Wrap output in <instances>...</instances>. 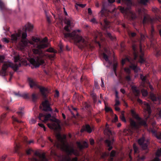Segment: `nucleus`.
Segmentation results:
<instances>
[{
    "label": "nucleus",
    "mask_w": 161,
    "mask_h": 161,
    "mask_svg": "<svg viewBox=\"0 0 161 161\" xmlns=\"http://www.w3.org/2000/svg\"><path fill=\"white\" fill-rule=\"evenodd\" d=\"M138 142L143 149L147 150V149L148 141V140H145L144 137L143 136L139 139L138 140Z\"/></svg>",
    "instance_id": "obj_11"
},
{
    "label": "nucleus",
    "mask_w": 161,
    "mask_h": 161,
    "mask_svg": "<svg viewBox=\"0 0 161 161\" xmlns=\"http://www.w3.org/2000/svg\"><path fill=\"white\" fill-rule=\"evenodd\" d=\"M131 113L132 117L137 120L138 122L137 123H136L132 119L130 120V125L133 129H136L138 128L141 125H143L145 127L147 126L146 121L141 119L133 110H131Z\"/></svg>",
    "instance_id": "obj_7"
},
{
    "label": "nucleus",
    "mask_w": 161,
    "mask_h": 161,
    "mask_svg": "<svg viewBox=\"0 0 161 161\" xmlns=\"http://www.w3.org/2000/svg\"><path fill=\"white\" fill-rule=\"evenodd\" d=\"M86 4H80V3H76L75 5V7L76 8H77L78 6L80 7L81 8H84L85 7V6H86Z\"/></svg>",
    "instance_id": "obj_36"
},
{
    "label": "nucleus",
    "mask_w": 161,
    "mask_h": 161,
    "mask_svg": "<svg viewBox=\"0 0 161 161\" xmlns=\"http://www.w3.org/2000/svg\"><path fill=\"white\" fill-rule=\"evenodd\" d=\"M91 95L92 96L95 102L97 101V96L96 94L94 93L91 94Z\"/></svg>",
    "instance_id": "obj_39"
},
{
    "label": "nucleus",
    "mask_w": 161,
    "mask_h": 161,
    "mask_svg": "<svg viewBox=\"0 0 161 161\" xmlns=\"http://www.w3.org/2000/svg\"><path fill=\"white\" fill-rule=\"evenodd\" d=\"M128 34L129 36L131 37H133L136 36V33L134 32H128Z\"/></svg>",
    "instance_id": "obj_41"
},
{
    "label": "nucleus",
    "mask_w": 161,
    "mask_h": 161,
    "mask_svg": "<svg viewBox=\"0 0 161 161\" xmlns=\"http://www.w3.org/2000/svg\"><path fill=\"white\" fill-rule=\"evenodd\" d=\"M150 97L153 102H155L159 100V98L156 97L154 94L152 93H151L150 94Z\"/></svg>",
    "instance_id": "obj_24"
},
{
    "label": "nucleus",
    "mask_w": 161,
    "mask_h": 161,
    "mask_svg": "<svg viewBox=\"0 0 161 161\" xmlns=\"http://www.w3.org/2000/svg\"><path fill=\"white\" fill-rule=\"evenodd\" d=\"M90 144L92 145H93L94 143V140L93 139H90Z\"/></svg>",
    "instance_id": "obj_63"
},
{
    "label": "nucleus",
    "mask_w": 161,
    "mask_h": 161,
    "mask_svg": "<svg viewBox=\"0 0 161 161\" xmlns=\"http://www.w3.org/2000/svg\"><path fill=\"white\" fill-rule=\"evenodd\" d=\"M12 119L14 121H16L19 123L21 122V121H20L19 120L17 119L14 116H12Z\"/></svg>",
    "instance_id": "obj_46"
},
{
    "label": "nucleus",
    "mask_w": 161,
    "mask_h": 161,
    "mask_svg": "<svg viewBox=\"0 0 161 161\" xmlns=\"http://www.w3.org/2000/svg\"><path fill=\"white\" fill-rule=\"evenodd\" d=\"M36 122V118H32L29 121V123L31 124H34Z\"/></svg>",
    "instance_id": "obj_38"
},
{
    "label": "nucleus",
    "mask_w": 161,
    "mask_h": 161,
    "mask_svg": "<svg viewBox=\"0 0 161 161\" xmlns=\"http://www.w3.org/2000/svg\"><path fill=\"white\" fill-rule=\"evenodd\" d=\"M29 161H47L44 153L39 151H36L33 157L29 159Z\"/></svg>",
    "instance_id": "obj_9"
},
{
    "label": "nucleus",
    "mask_w": 161,
    "mask_h": 161,
    "mask_svg": "<svg viewBox=\"0 0 161 161\" xmlns=\"http://www.w3.org/2000/svg\"><path fill=\"white\" fill-rule=\"evenodd\" d=\"M104 102L105 105V111L106 112H112V109L110 107H109L108 106H107V105H106V103L104 101Z\"/></svg>",
    "instance_id": "obj_30"
},
{
    "label": "nucleus",
    "mask_w": 161,
    "mask_h": 161,
    "mask_svg": "<svg viewBox=\"0 0 161 161\" xmlns=\"http://www.w3.org/2000/svg\"><path fill=\"white\" fill-rule=\"evenodd\" d=\"M132 49L133 51L134 59H132L130 58H126L122 59L121 64L123 66L124 64L126 63H129L131 64V65L130 66V67L134 70L135 72H138L140 71V69L137 67V66L134 64V63H135V60L138 56H139L140 57L139 62L141 63H144L145 60L143 58L144 53L142 51L141 45L140 46V50L139 52L137 50V46L136 45H133Z\"/></svg>",
    "instance_id": "obj_4"
},
{
    "label": "nucleus",
    "mask_w": 161,
    "mask_h": 161,
    "mask_svg": "<svg viewBox=\"0 0 161 161\" xmlns=\"http://www.w3.org/2000/svg\"><path fill=\"white\" fill-rule=\"evenodd\" d=\"M27 36L26 31L22 33V39L19 43L20 49H22L25 47H29L31 45H33L34 48L32 49V51L34 54H37L38 56L35 58H29L28 60L32 65V68L38 67L40 64H42L44 63L43 57L45 55L42 50L48 47V39L45 37L41 40L38 38L33 37L32 38V41H29L26 39Z\"/></svg>",
    "instance_id": "obj_1"
},
{
    "label": "nucleus",
    "mask_w": 161,
    "mask_h": 161,
    "mask_svg": "<svg viewBox=\"0 0 161 161\" xmlns=\"http://www.w3.org/2000/svg\"><path fill=\"white\" fill-rule=\"evenodd\" d=\"M32 151L31 149H29L26 151V153L27 154L29 155L31 153Z\"/></svg>",
    "instance_id": "obj_62"
},
{
    "label": "nucleus",
    "mask_w": 161,
    "mask_h": 161,
    "mask_svg": "<svg viewBox=\"0 0 161 161\" xmlns=\"http://www.w3.org/2000/svg\"><path fill=\"white\" fill-rule=\"evenodd\" d=\"M77 144L80 150L87 147L88 146V144L85 141L83 142H77Z\"/></svg>",
    "instance_id": "obj_16"
},
{
    "label": "nucleus",
    "mask_w": 161,
    "mask_h": 161,
    "mask_svg": "<svg viewBox=\"0 0 161 161\" xmlns=\"http://www.w3.org/2000/svg\"><path fill=\"white\" fill-rule=\"evenodd\" d=\"M90 22H92L93 23H94V24L97 23L96 20L95 19V18H93L92 19H91L90 20Z\"/></svg>",
    "instance_id": "obj_55"
},
{
    "label": "nucleus",
    "mask_w": 161,
    "mask_h": 161,
    "mask_svg": "<svg viewBox=\"0 0 161 161\" xmlns=\"http://www.w3.org/2000/svg\"><path fill=\"white\" fill-rule=\"evenodd\" d=\"M85 131L89 133H90L92 132V129L89 125H87L85 126H84L82 127L81 130V132H82Z\"/></svg>",
    "instance_id": "obj_18"
},
{
    "label": "nucleus",
    "mask_w": 161,
    "mask_h": 161,
    "mask_svg": "<svg viewBox=\"0 0 161 161\" xmlns=\"http://www.w3.org/2000/svg\"><path fill=\"white\" fill-rule=\"evenodd\" d=\"M145 158L144 156L142 157L141 158H140L139 156H138V157L137 158V160L138 161H141V160H144Z\"/></svg>",
    "instance_id": "obj_52"
},
{
    "label": "nucleus",
    "mask_w": 161,
    "mask_h": 161,
    "mask_svg": "<svg viewBox=\"0 0 161 161\" xmlns=\"http://www.w3.org/2000/svg\"><path fill=\"white\" fill-rule=\"evenodd\" d=\"M4 59V57L3 55H0V63H2Z\"/></svg>",
    "instance_id": "obj_53"
},
{
    "label": "nucleus",
    "mask_w": 161,
    "mask_h": 161,
    "mask_svg": "<svg viewBox=\"0 0 161 161\" xmlns=\"http://www.w3.org/2000/svg\"><path fill=\"white\" fill-rule=\"evenodd\" d=\"M124 111H122L121 113V114L120 115V119L123 121L126 122V120L124 115Z\"/></svg>",
    "instance_id": "obj_29"
},
{
    "label": "nucleus",
    "mask_w": 161,
    "mask_h": 161,
    "mask_svg": "<svg viewBox=\"0 0 161 161\" xmlns=\"http://www.w3.org/2000/svg\"><path fill=\"white\" fill-rule=\"evenodd\" d=\"M24 108L23 107H21L19 108V111L17 112V113L20 116V117H22L24 114L23 110Z\"/></svg>",
    "instance_id": "obj_27"
},
{
    "label": "nucleus",
    "mask_w": 161,
    "mask_h": 161,
    "mask_svg": "<svg viewBox=\"0 0 161 161\" xmlns=\"http://www.w3.org/2000/svg\"><path fill=\"white\" fill-rule=\"evenodd\" d=\"M60 123V121L59 120L54 119L51 123L47 124L49 128L54 130L56 132L55 136L58 141L54 142L50 137H48V139L54 146H56L58 148H61L68 155L73 154L75 156L79 155V152L76 149H75L74 145L73 144L69 145L66 142V136L64 135H62L60 133L61 129Z\"/></svg>",
    "instance_id": "obj_2"
},
{
    "label": "nucleus",
    "mask_w": 161,
    "mask_h": 161,
    "mask_svg": "<svg viewBox=\"0 0 161 161\" xmlns=\"http://www.w3.org/2000/svg\"><path fill=\"white\" fill-rule=\"evenodd\" d=\"M6 157V155H3L1 158V161H4V160L5 159Z\"/></svg>",
    "instance_id": "obj_64"
},
{
    "label": "nucleus",
    "mask_w": 161,
    "mask_h": 161,
    "mask_svg": "<svg viewBox=\"0 0 161 161\" xmlns=\"http://www.w3.org/2000/svg\"><path fill=\"white\" fill-rule=\"evenodd\" d=\"M0 9L1 10L6 9L5 4L0 0Z\"/></svg>",
    "instance_id": "obj_28"
},
{
    "label": "nucleus",
    "mask_w": 161,
    "mask_h": 161,
    "mask_svg": "<svg viewBox=\"0 0 161 161\" xmlns=\"http://www.w3.org/2000/svg\"><path fill=\"white\" fill-rule=\"evenodd\" d=\"M116 2L118 3L121 2L122 4H125L127 6V7L125 8L121 7H119L121 12L125 14V17L132 19L135 18L136 15L130 9V7L132 4L130 0H117Z\"/></svg>",
    "instance_id": "obj_5"
},
{
    "label": "nucleus",
    "mask_w": 161,
    "mask_h": 161,
    "mask_svg": "<svg viewBox=\"0 0 161 161\" xmlns=\"http://www.w3.org/2000/svg\"><path fill=\"white\" fill-rule=\"evenodd\" d=\"M141 92L143 96L146 97L148 95V92L145 89H142L141 90Z\"/></svg>",
    "instance_id": "obj_32"
},
{
    "label": "nucleus",
    "mask_w": 161,
    "mask_h": 161,
    "mask_svg": "<svg viewBox=\"0 0 161 161\" xmlns=\"http://www.w3.org/2000/svg\"><path fill=\"white\" fill-rule=\"evenodd\" d=\"M33 27V26L32 25L28 23L27 25L26 29L27 31H32Z\"/></svg>",
    "instance_id": "obj_26"
},
{
    "label": "nucleus",
    "mask_w": 161,
    "mask_h": 161,
    "mask_svg": "<svg viewBox=\"0 0 161 161\" xmlns=\"http://www.w3.org/2000/svg\"><path fill=\"white\" fill-rule=\"evenodd\" d=\"M154 31V29L153 26L151 27V35L152 36H153V32Z\"/></svg>",
    "instance_id": "obj_56"
},
{
    "label": "nucleus",
    "mask_w": 161,
    "mask_h": 161,
    "mask_svg": "<svg viewBox=\"0 0 161 161\" xmlns=\"http://www.w3.org/2000/svg\"><path fill=\"white\" fill-rule=\"evenodd\" d=\"M46 51L49 52H55V51L52 48H50L46 50Z\"/></svg>",
    "instance_id": "obj_48"
},
{
    "label": "nucleus",
    "mask_w": 161,
    "mask_h": 161,
    "mask_svg": "<svg viewBox=\"0 0 161 161\" xmlns=\"http://www.w3.org/2000/svg\"><path fill=\"white\" fill-rule=\"evenodd\" d=\"M144 9H140L138 10L139 14L140 15H142L143 14L142 12H143Z\"/></svg>",
    "instance_id": "obj_58"
},
{
    "label": "nucleus",
    "mask_w": 161,
    "mask_h": 161,
    "mask_svg": "<svg viewBox=\"0 0 161 161\" xmlns=\"http://www.w3.org/2000/svg\"><path fill=\"white\" fill-rule=\"evenodd\" d=\"M59 95V93L58 91L56 90L55 92V94L54 96L55 97H58Z\"/></svg>",
    "instance_id": "obj_61"
},
{
    "label": "nucleus",
    "mask_w": 161,
    "mask_h": 161,
    "mask_svg": "<svg viewBox=\"0 0 161 161\" xmlns=\"http://www.w3.org/2000/svg\"><path fill=\"white\" fill-rule=\"evenodd\" d=\"M151 131L154 136H155L158 139L161 140V133L157 134L155 130H151Z\"/></svg>",
    "instance_id": "obj_23"
},
{
    "label": "nucleus",
    "mask_w": 161,
    "mask_h": 161,
    "mask_svg": "<svg viewBox=\"0 0 161 161\" xmlns=\"http://www.w3.org/2000/svg\"><path fill=\"white\" fill-rule=\"evenodd\" d=\"M37 97L35 94H32V99L33 101H35L37 98Z\"/></svg>",
    "instance_id": "obj_42"
},
{
    "label": "nucleus",
    "mask_w": 161,
    "mask_h": 161,
    "mask_svg": "<svg viewBox=\"0 0 161 161\" xmlns=\"http://www.w3.org/2000/svg\"><path fill=\"white\" fill-rule=\"evenodd\" d=\"M120 104V102L118 100V99H115V103L114 105L115 106H117V105H119Z\"/></svg>",
    "instance_id": "obj_54"
},
{
    "label": "nucleus",
    "mask_w": 161,
    "mask_h": 161,
    "mask_svg": "<svg viewBox=\"0 0 161 161\" xmlns=\"http://www.w3.org/2000/svg\"><path fill=\"white\" fill-rule=\"evenodd\" d=\"M20 65V64L19 63L18 65L16 64H14L9 62H5L2 66V70L0 71V75L2 76H5L6 75V70L8 67H10L15 70H16Z\"/></svg>",
    "instance_id": "obj_8"
},
{
    "label": "nucleus",
    "mask_w": 161,
    "mask_h": 161,
    "mask_svg": "<svg viewBox=\"0 0 161 161\" xmlns=\"http://www.w3.org/2000/svg\"><path fill=\"white\" fill-rule=\"evenodd\" d=\"M137 102L140 104L142 105V106L144 109V111L145 112H147L148 114L147 118H148L151 113L150 106L149 104L146 102H143L139 98L137 99Z\"/></svg>",
    "instance_id": "obj_10"
},
{
    "label": "nucleus",
    "mask_w": 161,
    "mask_h": 161,
    "mask_svg": "<svg viewBox=\"0 0 161 161\" xmlns=\"http://www.w3.org/2000/svg\"><path fill=\"white\" fill-rule=\"evenodd\" d=\"M133 147L134 151V153L135 154L139 152V149L136 146L135 144H134L133 145Z\"/></svg>",
    "instance_id": "obj_33"
},
{
    "label": "nucleus",
    "mask_w": 161,
    "mask_h": 161,
    "mask_svg": "<svg viewBox=\"0 0 161 161\" xmlns=\"http://www.w3.org/2000/svg\"><path fill=\"white\" fill-rule=\"evenodd\" d=\"M108 153H103L102 155L101 156V157L103 158H104L106 156H108Z\"/></svg>",
    "instance_id": "obj_59"
},
{
    "label": "nucleus",
    "mask_w": 161,
    "mask_h": 161,
    "mask_svg": "<svg viewBox=\"0 0 161 161\" xmlns=\"http://www.w3.org/2000/svg\"><path fill=\"white\" fill-rule=\"evenodd\" d=\"M14 61L15 62H16L18 61L19 59V56H16L14 57Z\"/></svg>",
    "instance_id": "obj_50"
},
{
    "label": "nucleus",
    "mask_w": 161,
    "mask_h": 161,
    "mask_svg": "<svg viewBox=\"0 0 161 161\" xmlns=\"http://www.w3.org/2000/svg\"><path fill=\"white\" fill-rule=\"evenodd\" d=\"M145 39V36H144L142 34H141V41H143Z\"/></svg>",
    "instance_id": "obj_60"
},
{
    "label": "nucleus",
    "mask_w": 161,
    "mask_h": 161,
    "mask_svg": "<svg viewBox=\"0 0 161 161\" xmlns=\"http://www.w3.org/2000/svg\"><path fill=\"white\" fill-rule=\"evenodd\" d=\"M59 161H78V158L75 157L71 159L69 155H66L60 157Z\"/></svg>",
    "instance_id": "obj_13"
},
{
    "label": "nucleus",
    "mask_w": 161,
    "mask_h": 161,
    "mask_svg": "<svg viewBox=\"0 0 161 161\" xmlns=\"http://www.w3.org/2000/svg\"><path fill=\"white\" fill-rule=\"evenodd\" d=\"M94 42L96 43H98V44L100 48L101 47V45L99 43V42H97L96 40V39L97 38V37L98 36H101L102 35V34L99 32H98V31L97 32H94Z\"/></svg>",
    "instance_id": "obj_21"
},
{
    "label": "nucleus",
    "mask_w": 161,
    "mask_h": 161,
    "mask_svg": "<svg viewBox=\"0 0 161 161\" xmlns=\"http://www.w3.org/2000/svg\"><path fill=\"white\" fill-rule=\"evenodd\" d=\"M21 36V34L20 32L15 33L12 34L11 36V39L13 42H17L18 40H19Z\"/></svg>",
    "instance_id": "obj_14"
},
{
    "label": "nucleus",
    "mask_w": 161,
    "mask_h": 161,
    "mask_svg": "<svg viewBox=\"0 0 161 161\" xmlns=\"http://www.w3.org/2000/svg\"><path fill=\"white\" fill-rule=\"evenodd\" d=\"M104 51L105 53H103V58L105 60V61L107 62L109 65H110L111 64V63L110 62L108 59V56H107L106 54V53H107V54L108 53V51L107 49L105 48L104 49Z\"/></svg>",
    "instance_id": "obj_22"
},
{
    "label": "nucleus",
    "mask_w": 161,
    "mask_h": 161,
    "mask_svg": "<svg viewBox=\"0 0 161 161\" xmlns=\"http://www.w3.org/2000/svg\"><path fill=\"white\" fill-rule=\"evenodd\" d=\"M39 89L41 94L45 97L44 101L42 102V105L43 107V110L47 111H52V109L50 107V102L51 99L50 97H46V94L48 92L47 89L43 87L38 86V87Z\"/></svg>",
    "instance_id": "obj_6"
},
{
    "label": "nucleus",
    "mask_w": 161,
    "mask_h": 161,
    "mask_svg": "<svg viewBox=\"0 0 161 161\" xmlns=\"http://www.w3.org/2000/svg\"><path fill=\"white\" fill-rule=\"evenodd\" d=\"M140 3L144 5H146L148 2V0H139Z\"/></svg>",
    "instance_id": "obj_40"
},
{
    "label": "nucleus",
    "mask_w": 161,
    "mask_h": 161,
    "mask_svg": "<svg viewBox=\"0 0 161 161\" xmlns=\"http://www.w3.org/2000/svg\"><path fill=\"white\" fill-rule=\"evenodd\" d=\"M51 117L50 114H45L41 113L39 114V119L43 122H46L51 118Z\"/></svg>",
    "instance_id": "obj_12"
},
{
    "label": "nucleus",
    "mask_w": 161,
    "mask_h": 161,
    "mask_svg": "<svg viewBox=\"0 0 161 161\" xmlns=\"http://www.w3.org/2000/svg\"><path fill=\"white\" fill-rule=\"evenodd\" d=\"M114 140L112 139L111 140L107 139L105 140V143L108 147V150L109 151L111 150L112 148V145L113 143Z\"/></svg>",
    "instance_id": "obj_17"
},
{
    "label": "nucleus",
    "mask_w": 161,
    "mask_h": 161,
    "mask_svg": "<svg viewBox=\"0 0 161 161\" xmlns=\"http://www.w3.org/2000/svg\"><path fill=\"white\" fill-rule=\"evenodd\" d=\"M153 20L151 19L148 15H146L144 16L143 21V23L144 25L147 23L150 22L152 23L153 22Z\"/></svg>",
    "instance_id": "obj_19"
},
{
    "label": "nucleus",
    "mask_w": 161,
    "mask_h": 161,
    "mask_svg": "<svg viewBox=\"0 0 161 161\" xmlns=\"http://www.w3.org/2000/svg\"><path fill=\"white\" fill-rule=\"evenodd\" d=\"M0 133L3 135H7L8 134V132L5 130H0Z\"/></svg>",
    "instance_id": "obj_49"
},
{
    "label": "nucleus",
    "mask_w": 161,
    "mask_h": 161,
    "mask_svg": "<svg viewBox=\"0 0 161 161\" xmlns=\"http://www.w3.org/2000/svg\"><path fill=\"white\" fill-rule=\"evenodd\" d=\"M2 41L3 42H5L6 43H8L9 42V39L4 38L2 39Z\"/></svg>",
    "instance_id": "obj_51"
},
{
    "label": "nucleus",
    "mask_w": 161,
    "mask_h": 161,
    "mask_svg": "<svg viewBox=\"0 0 161 161\" xmlns=\"http://www.w3.org/2000/svg\"><path fill=\"white\" fill-rule=\"evenodd\" d=\"M118 63H115L113 65V70L114 71L115 75H116V68L118 66Z\"/></svg>",
    "instance_id": "obj_37"
},
{
    "label": "nucleus",
    "mask_w": 161,
    "mask_h": 161,
    "mask_svg": "<svg viewBox=\"0 0 161 161\" xmlns=\"http://www.w3.org/2000/svg\"><path fill=\"white\" fill-rule=\"evenodd\" d=\"M104 27L105 28H107L109 27L110 23L106 19H105L104 20Z\"/></svg>",
    "instance_id": "obj_31"
},
{
    "label": "nucleus",
    "mask_w": 161,
    "mask_h": 161,
    "mask_svg": "<svg viewBox=\"0 0 161 161\" xmlns=\"http://www.w3.org/2000/svg\"><path fill=\"white\" fill-rule=\"evenodd\" d=\"M140 78L142 81L143 82H145L146 80V77L142 75H141Z\"/></svg>",
    "instance_id": "obj_44"
},
{
    "label": "nucleus",
    "mask_w": 161,
    "mask_h": 161,
    "mask_svg": "<svg viewBox=\"0 0 161 161\" xmlns=\"http://www.w3.org/2000/svg\"><path fill=\"white\" fill-rule=\"evenodd\" d=\"M38 125L39 126L42 128H43L44 130L45 131L46 130V128L44 125L42 123H38Z\"/></svg>",
    "instance_id": "obj_45"
},
{
    "label": "nucleus",
    "mask_w": 161,
    "mask_h": 161,
    "mask_svg": "<svg viewBox=\"0 0 161 161\" xmlns=\"http://www.w3.org/2000/svg\"><path fill=\"white\" fill-rule=\"evenodd\" d=\"M106 12V10L104 7H103L100 12L99 13V14L100 17H103L104 16H105L106 15L105 14V13Z\"/></svg>",
    "instance_id": "obj_25"
},
{
    "label": "nucleus",
    "mask_w": 161,
    "mask_h": 161,
    "mask_svg": "<svg viewBox=\"0 0 161 161\" xmlns=\"http://www.w3.org/2000/svg\"><path fill=\"white\" fill-rule=\"evenodd\" d=\"M116 152L114 150H112L110 153V156L111 157H114L115 156L116 154Z\"/></svg>",
    "instance_id": "obj_43"
},
{
    "label": "nucleus",
    "mask_w": 161,
    "mask_h": 161,
    "mask_svg": "<svg viewBox=\"0 0 161 161\" xmlns=\"http://www.w3.org/2000/svg\"><path fill=\"white\" fill-rule=\"evenodd\" d=\"M15 95L17 96H18L19 97H23L24 98H28V95L27 94H24L23 95H21L19 94V93H15Z\"/></svg>",
    "instance_id": "obj_35"
},
{
    "label": "nucleus",
    "mask_w": 161,
    "mask_h": 161,
    "mask_svg": "<svg viewBox=\"0 0 161 161\" xmlns=\"http://www.w3.org/2000/svg\"><path fill=\"white\" fill-rule=\"evenodd\" d=\"M106 36L109 37L111 40H113L115 38V37H113L111 34L108 32H106V33L105 34Z\"/></svg>",
    "instance_id": "obj_34"
},
{
    "label": "nucleus",
    "mask_w": 161,
    "mask_h": 161,
    "mask_svg": "<svg viewBox=\"0 0 161 161\" xmlns=\"http://www.w3.org/2000/svg\"><path fill=\"white\" fill-rule=\"evenodd\" d=\"M126 80L128 81L129 83H130L131 81V79L129 75L126 76L125 77Z\"/></svg>",
    "instance_id": "obj_47"
},
{
    "label": "nucleus",
    "mask_w": 161,
    "mask_h": 161,
    "mask_svg": "<svg viewBox=\"0 0 161 161\" xmlns=\"http://www.w3.org/2000/svg\"><path fill=\"white\" fill-rule=\"evenodd\" d=\"M131 89L133 94L136 96H138L140 95V91L137 89L136 86H133L131 87Z\"/></svg>",
    "instance_id": "obj_20"
},
{
    "label": "nucleus",
    "mask_w": 161,
    "mask_h": 161,
    "mask_svg": "<svg viewBox=\"0 0 161 161\" xmlns=\"http://www.w3.org/2000/svg\"><path fill=\"white\" fill-rule=\"evenodd\" d=\"M28 81L31 88L33 87L38 88V87L39 86L37 85L36 81L35 80L30 78H28Z\"/></svg>",
    "instance_id": "obj_15"
},
{
    "label": "nucleus",
    "mask_w": 161,
    "mask_h": 161,
    "mask_svg": "<svg viewBox=\"0 0 161 161\" xmlns=\"http://www.w3.org/2000/svg\"><path fill=\"white\" fill-rule=\"evenodd\" d=\"M65 23L66 24L64 27L65 31L64 32L65 38L73 40L75 44L80 49L88 46H91L87 38L82 37L77 33V31L80 32V30L74 31L71 33L69 32L70 26L73 24L71 19L65 18Z\"/></svg>",
    "instance_id": "obj_3"
},
{
    "label": "nucleus",
    "mask_w": 161,
    "mask_h": 161,
    "mask_svg": "<svg viewBox=\"0 0 161 161\" xmlns=\"http://www.w3.org/2000/svg\"><path fill=\"white\" fill-rule=\"evenodd\" d=\"M125 71L128 74L130 73V69L129 68H125Z\"/></svg>",
    "instance_id": "obj_57"
}]
</instances>
